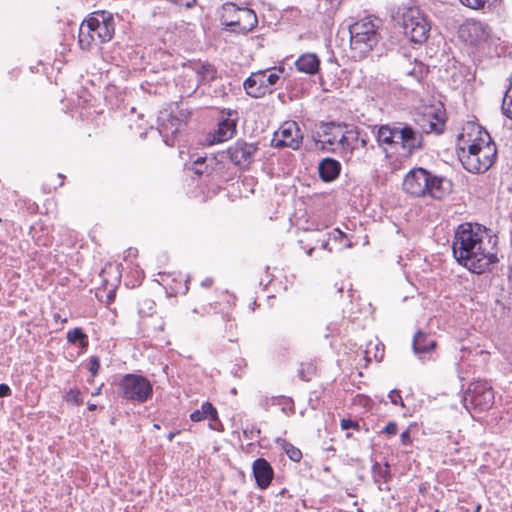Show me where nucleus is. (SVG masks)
I'll use <instances>...</instances> for the list:
<instances>
[{
    "instance_id": "6e6d98bb",
    "label": "nucleus",
    "mask_w": 512,
    "mask_h": 512,
    "mask_svg": "<svg viewBox=\"0 0 512 512\" xmlns=\"http://www.w3.org/2000/svg\"><path fill=\"white\" fill-rule=\"evenodd\" d=\"M508 90H509L510 93L512 92V77H511V83H510V86H509Z\"/></svg>"
},
{
    "instance_id": "c03bdc74",
    "label": "nucleus",
    "mask_w": 512,
    "mask_h": 512,
    "mask_svg": "<svg viewBox=\"0 0 512 512\" xmlns=\"http://www.w3.org/2000/svg\"><path fill=\"white\" fill-rule=\"evenodd\" d=\"M332 235L335 240H340L346 237V234L338 228L333 230Z\"/></svg>"
},
{
    "instance_id": "4c0bfd02",
    "label": "nucleus",
    "mask_w": 512,
    "mask_h": 512,
    "mask_svg": "<svg viewBox=\"0 0 512 512\" xmlns=\"http://www.w3.org/2000/svg\"><path fill=\"white\" fill-rule=\"evenodd\" d=\"M388 397H389L391 403H393L394 405L400 404L401 406H404L400 391L392 390V391H390Z\"/></svg>"
},
{
    "instance_id": "79ce46f5",
    "label": "nucleus",
    "mask_w": 512,
    "mask_h": 512,
    "mask_svg": "<svg viewBox=\"0 0 512 512\" xmlns=\"http://www.w3.org/2000/svg\"><path fill=\"white\" fill-rule=\"evenodd\" d=\"M400 439H401V442L404 444V445H407V444H410L411 443V436H410V431L407 429L405 431H403L400 435Z\"/></svg>"
},
{
    "instance_id": "6e6552de",
    "label": "nucleus",
    "mask_w": 512,
    "mask_h": 512,
    "mask_svg": "<svg viewBox=\"0 0 512 512\" xmlns=\"http://www.w3.org/2000/svg\"><path fill=\"white\" fill-rule=\"evenodd\" d=\"M118 394L127 401L141 404L152 397L153 387L144 376L126 374L119 381Z\"/></svg>"
},
{
    "instance_id": "c9c22d12",
    "label": "nucleus",
    "mask_w": 512,
    "mask_h": 512,
    "mask_svg": "<svg viewBox=\"0 0 512 512\" xmlns=\"http://www.w3.org/2000/svg\"><path fill=\"white\" fill-rule=\"evenodd\" d=\"M433 118L435 119V121L429 122L430 131L435 132L437 134L442 133L445 125L444 120L438 115H433Z\"/></svg>"
},
{
    "instance_id": "58836bf2",
    "label": "nucleus",
    "mask_w": 512,
    "mask_h": 512,
    "mask_svg": "<svg viewBox=\"0 0 512 512\" xmlns=\"http://www.w3.org/2000/svg\"><path fill=\"white\" fill-rule=\"evenodd\" d=\"M398 431L397 424L395 422H389L382 430V433L388 435H396Z\"/></svg>"
},
{
    "instance_id": "f3484780",
    "label": "nucleus",
    "mask_w": 512,
    "mask_h": 512,
    "mask_svg": "<svg viewBox=\"0 0 512 512\" xmlns=\"http://www.w3.org/2000/svg\"><path fill=\"white\" fill-rule=\"evenodd\" d=\"M398 123L393 125H381L377 129L376 140L383 149H394L398 151Z\"/></svg>"
},
{
    "instance_id": "f257e3e1",
    "label": "nucleus",
    "mask_w": 512,
    "mask_h": 512,
    "mask_svg": "<svg viewBox=\"0 0 512 512\" xmlns=\"http://www.w3.org/2000/svg\"><path fill=\"white\" fill-rule=\"evenodd\" d=\"M486 238L487 229L480 224L462 223L454 233L453 255L460 265L472 273H485L498 260Z\"/></svg>"
},
{
    "instance_id": "a211bd4d",
    "label": "nucleus",
    "mask_w": 512,
    "mask_h": 512,
    "mask_svg": "<svg viewBox=\"0 0 512 512\" xmlns=\"http://www.w3.org/2000/svg\"><path fill=\"white\" fill-rule=\"evenodd\" d=\"M252 472L257 486L266 489L273 479V469L270 463L264 458H258L253 462Z\"/></svg>"
},
{
    "instance_id": "de8ad7c7",
    "label": "nucleus",
    "mask_w": 512,
    "mask_h": 512,
    "mask_svg": "<svg viewBox=\"0 0 512 512\" xmlns=\"http://www.w3.org/2000/svg\"><path fill=\"white\" fill-rule=\"evenodd\" d=\"M377 352L374 354V358L377 360V361H380L382 360L383 356H384V349H382L381 351L379 350L378 346L376 345L375 346Z\"/></svg>"
},
{
    "instance_id": "4be33fe9",
    "label": "nucleus",
    "mask_w": 512,
    "mask_h": 512,
    "mask_svg": "<svg viewBox=\"0 0 512 512\" xmlns=\"http://www.w3.org/2000/svg\"><path fill=\"white\" fill-rule=\"evenodd\" d=\"M236 132L235 119L226 118L218 123V128L213 134L212 143L227 141L233 137Z\"/></svg>"
},
{
    "instance_id": "20e7f679",
    "label": "nucleus",
    "mask_w": 512,
    "mask_h": 512,
    "mask_svg": "<svg viewBox=\"0 0 512 512\" xmlns=\"http://www.w3.org/2000/svg\"><path fill=\"white\" fill-rule=\"evenodd\" d=\"M479 136L468 145V149L460 148L458 153L463 167L471 173H484L496 159V146L487 131L479 132Z\"/></svg>"
},
{
    "instance_id": "7ed1b4c3",
    "label": "nucleus",
    "mask_w": 512,
    "mask_h": 512,
    "mask_svg": "<svg viewBox=\"0 0 512 512\" xmlns=\"http://www.w3.org/2000/svg\"><path fill=\"white\" fill-rule=\"evenodd\" d=\"M380 25L379 18L368 16L349 27L350 50L353 59L361 61L377 47L381 40Z\"/></svg>"
},
{
    "instance_id": "aec40b11",
    "label": "nucleus",
    "mask_w": 512,
    "mask_h": 512,
    "mask_svg": "<svg viewBox=\"0 0 512 512\" xmlns=\"http://www.w3.org/2000/svg\"><path fill=\"white\" fill-rule=\"evenodd\" d=\"M295 66L299 72L314 75L319 71L320 59L314 53H305L296 60Z\"/></svg>"
},
{
    "instance_id": "5701e85b",
    "label": "nucleus",
    "mask_w": 512,
    "mask_h": 512,
    "mask_svg": "<svg viewBox=\"0 0 512 512\" xmlns=\"http://www.w3.org/2000/svg\"><path fill=\"white\" fill-rule=\"evenodd\" d=\"M371 473L372 478L375 484L378 485L379 490H389L387 486H383L387 484L391 479L390 465L387 462L383 465L378 462H375L372 465Z\"/></svg>"
},
{
    "instance_id": "72a5a7b5",
    "label": "nucleus",
    "mask_w": 512,
    "mask_h": 512,
    "mask_svg": "<svg viewBox=\"0 0 512 512\" xmlns=\"http://www.w3.org/2000/svg\"><path fill=\"white\" fill-rule=\"evenodd\" d=\"M86 334L83 332L81 328H74L67 332V341L71 344H77L79 341L83 340Z\"/></svg>"
},
{
    "instance_id": "f03ea898",
    "label": "nucleus",
    "mask_w": 512,
    "mask_h": 512,
    "mask_svg": "<svg viewBox=\"0 0 512 512\" xmlns=\"http://www.w3.org/2000/svg\"><path fill=\"white\" fill-rule=\"evenodd\" d=\"M115 33V21L110 12L95 11L83 20L79 27L78 43L82 50H90L93 45L109 42Z\"/></svg>"
},
{
    "instance_id": "a878e982",
    "label": "nucleus",
    "mask_w": 512,
    "mask_h": 512,
    "mask_svg": "<svg viewBox=\"0 0 512 512\" xmlns=\"http://www.w3.org/2000/svg\"><path fill=\"white\" fill-rule=\"evenodd\" d=\"M160 129L159 132L164 136H168L169 134L174 135L179 131V128L182 124L181 120L175 116L169 115L168 119H164L163 116L159 117Z\"/></svg>"
},
{
    "instance_id": "f704fd0d",
    "label": "nucleus",
    "mask_w": 512,
    "mask_h": 512,
    "mask_svg": "<svg viewBox=\"0 0 512 512\" xmlns=\"http://www.w3.org/2000/svg\"><path fill=\"white\" fill-rule=\"evenodd\" d=\"M460 3L473 10H482L489 0H459Z\"/></svg>"
},
{
    "instance_id": "f8f14e48",
    "label": "nucleus",
    "mask_w": 512,
    "mask_h": 512,
    "mask_svg": "<svg viewBox=\"0 0 512 512\" xmlns=\"http://www.w3.org/2000/svg\"><path fill=\"white\" fill-rule=\"evenodd\" d=\"M429 170L418 167L410 170L403 180V190L414 197L427 196Z\"/></svg>"
},
{
    "instance_id": "37998d69",
    "label": "nucleus",
    "mask_w": 512,
    "mask_h": 512,
    "mask_svg": "<svg viewBox=\"0 0 512 512\" xmlns=\"http://www.w3.org/2000/svg\"><path fill=\"white\" fill-rule=\"evenodd\" d=\"M279 404H283V411H285V406L286 405H289V410L290 411H293L294 408H293V402L290 398H285V397H281L280 401H279Z\"/></svg>"
},
{
    "instance_id": "e433bc0d",
    "label": "nucleus",
    "mask_w": 512,
    "mask_h": 512,
    "mask_svg": "<svg viewBox=\"0 0 512 512\" xmlns=\"http://www.w3.org/2000/svg\"><path fill=\"white\" fill-rule=\"evenodd\" d=\"M88 369L91 372L92 377H95L98 374L100 369V360L97 356L90 357Z\"/></svg>"
},
{
    "instance_id": "9d476101",
    "label": "nucleus",
    "mask_w": 512,
    "mask_h": 512,
    "mask_svg": "<svg viewBox=\"0 0 512 512\" xmlns=\"http://www.w3.org/2000/svg\"><path fill=\"white\" fill-rule=\"evenodd\" d=\"M303 141V134L295 121L284 122L274 133L272 146L275 148L288 147L298 150Z\"/></svg>"
},
{
    "instance_id": "49530a36",
    "label": "nucleus",
    "mask_w": 512,
    "mask_h": 512,
    "mask_svg": "<svg viewBox=\"0 0 512 512\" xmlns=\"http://www.w3.org/2000/svg\"><path fill=\"white\" fill-rule=\"evenodd\" d=\"M358 143H360L362 148H365L368 144L367 134L362 135V133L360 132V138L358 140Z\"/></svg>"
},
{
    "instance_id": "864d4df0",
    "label": "nucleus",
    "mask_w": 512,
    "mask_h": 512,
    "mask_svg": "<svg viewBox=\"0 0 512 512\" xmlns=\"http://www.w3.org/2000/svg\"><path fill=\"white\" fill-rule=\"evenodd\" d=\"M328 245H329L328 241H324V242L322 243L321 247H322L323 249H326V250L331 251V249L328 247Z\"/></svg>"
},
{
    "instance_id": "0eeeda50",
    "label": "nucleus",
    "mask_w": 512,
    "mask_h": 512,
    "mask_svg": "<svg viewBox=\"0 0 512 512\" xmlns=\"http://www.w3.org/2000/svg\"><path fill=\"white\" fill-rule=\"evenodd\" d=\"M403 33L411 42L422 44L429 36L430 24L418 7L405 8L401 15Z\"/></svg>"
},
{
    "instance_id": "3c124183",
    "label": "nucleus",
    "mask_w": 512,
    "mask_h": 512,
    "mask_svg": "<svg viewBox=\"0 0 512 512\" xmlns=\"http://www.w3.org/2000/svg\"><path fill=\"white\" fill-rule=\"evenodd\" d=\"M204 287H210L212 285V279H206L202 282Z\"/></svg>"
},
{
    "instance_id": "c756f323",
    "label": "nucleus",
    "mask_w": 512,
    "mask_h": 512,
    "mask_svg": "<svg viewBox=\"0 0 512 512\" xmlns=\"http://www.w3.org/2000/svg\"><path fill=\"white\" fill-rule=\"evenodd\" d=\"M63 399L67 403L81 405L83 403V399L81 398V392L79 389L71 388L66 394L63 396Z\"/></svg>"
},
{
    "instance_id": "393cba45",
    "label": "nucleus",
    "mask_w": 512,
    "mask_h": 512,
    "mask_svg": "<svg viewBox=\"0 0 512 512\" xmlns=\"http://www.w3.org/2000/svg\"><path fill=\"white\" fill-rule=\"evenodd\" d=\"M360 138V131L357 128L344 129L343 137L341 138L340 149L352 152L357 148L358 140Z\"/></svg>"
},
{
    "instance_id": "b1692460",
    "label": "nucleus",
    "mask_w": 512,
    "mask_h": 512,
    "mask_svg": "<svg viewBox=\"0 0 512 512\" xmlns=\"http://www.w3.org/2000/svg\"><path fill=\"white\" fill-rule=\"evenodd\" d=\"M194 70L200 83H210L217 77V69L214 65L208 62L195 65Z\"/></svg>"
},
{
    "instance_id": "09e8293b",
    "label": "nucleus",
    "mask_w": 512,
    "mask_h": 512,
    "mask_svg": "<svg viewBox=\"0 0 512 512\" xmlns=\"http://www.w3.org/2000/svg\"><path fill=\"white\" fill-rule=\"evenodd\" d=\"M177 434H179V431H172L167 435V439L172 441Z\"/></svg>"
},
{
    "instance_id": "4d7b16f0",
    "label": "nucleus",
    "mask_w": 512,
    "mask_h": 512,
    "mask_svg": "<svg viewBox=\"0 0 512 512\" xmlns=\"http://www.w3.org/2000/svg\"><path fill=\"white\" fill-rule=\"evenodd\" d=\"M480 509H481V506H480V505H478V506L476 507V509H475V512H480Z\"/></svg>"
},
{
    "instance_id": "473e14b6",
    "label": "nucleus",
    "mask_w": 512,
    "mask_h": 512,
    "mask_svg": "<svg viewBox=\"0 0 512 512\" xmlns=\"http://www.w3.org/2000/svg\"><path fill=\"white\" fill-rule=\"evenodd\" d=\"M155 303L150 299H144L141 303H139L138 313L142 317L150 316L153 313Z\"/></svg>"
},
{
    "instance_id": "1a4fd4ad",
    "label": "nucleus",
    "mask_w": 512,
    "mask_h": 512,
    "mask_svg": "<svg viewBox=\"0 0 512 512\" xmlns=\"http://www.w3.org/2000/svg\"><path fill=\"white\" fill-rule=\"evenodd\" d=\"M463 403L468 410L471 408L478 411L488 410L494 403L493 390L485 382L472 383L465 392Z\"/></svg>"
},
{
    "instance_id": "2eb2a0df",
    "label": "nucleus",
    "mask_w": 512,
    "mask_h": 512,
    "mask_svg": "<svg viewBox=\"0 0 512 512\" xmlns=\"http://www.w3.org/2000/svg\"><path fill=\"white\" fill-rule=\"evenodd\" d=\"M345 128H347L346 125L334 122L321 125L320 131L318 132L319 142L323 146L328 145L331 150L340 148L341 138L343 137V130Z\"/></svg>"
},
{
    "instance_id": "ea45409f",
    "label": "nucleus",
    "mask_w": 512,
    "mask_h": 512,
    "mask_svg": "<svg viewBox=\"0 0 512 512\" xmlns=\"http://www.w3.org/2000/svg\"><path fill=\"white\" fill-rule=\"evenodd\" d=\"M357 426H358L357 423L354 422L351 419H342L341 420V428L343 430H347V429H350V428H355Z\"/></svg>"
},
{
    "instance_id": "603ef678",
    "label": "nucleus",
    "mask_w": 512,
    "mask_h": 512,
    "mask_svg": "<svg viewBox=\"0 0 512 512\" xmlns=\"http://www.w3.org/2000/svg\"><path fill=\"white\" fill-rule=\"evenodd\" d=\"M87 407L90 411H95L97 409V405L93 403H88Z\"/></svg>"
},
{
    "instance_id": "c85d7f7f",
    "label": "nucleus",
    "mask_w": 512,
    "mask_h": 512,
    "mask_svg": "<svg viewBox=\"0 0 512 512\" xmlns=\"http://www.w3.org/2000/svg\"><path fill=\"white\" fill-rule=\"evenodd\" d=\"M316 373V366L313 363H302L298 375L303 381H310Z\"/></svg>"
},
{
    "instance_id": "7c9ffc66",
    "label": "nucleus",
    "mask_w": 512,
    "mask_h": 512,
    "mask_svg": "<svg viewBox=\"0 0 512 512\" xmlns=\"http://www.w3.org/2000/svg\"><path fill=\"white\" fill-rule=\"evenodd\" d=\"M209 419V428L216 431H222L223 425L221 424L219 418H218V412L216 408L212 405V411L208 412V418Z\"/></svg>"
},
{
    "instance_id": "2f4dec72",
    "label": "nucleus",
    "mask_w": 512,
    "mask_h": 512,
    "mask_svg": "<svg viewBox=\"0 0 512 512\" xmlns=\"http://www.w3.org/2000/svg\"><path fill=\"white\" fill-rule=\"evenodd\" d=\"M501 109L506 117L512 119V92L510 93L508 89L505 92Z\"/></svg>"
},
{
    "instance_id": "13d9d810",
    "label": "nucleus",
    "mask_w": 512,
    "mask_h": 512,
    "mask_svg": "<svg viewBox=\"0 0 512 512\" xmlns=\"http://www.w3.org/2000/svg\"><path fill=\"white\" fill-rule=\"evenodd\" d=\"M346 247L350 248L352 246V243L351 242H348L346 245Z\"/></svg>"
},
{
    "instance_id": "cd10ccee",
    "label": "nucleus",
    "mask_w": 512,
    "mask_h": 512,
    "mask_svg": "<svg viewBox=\"0 0 512 512\" xmlns=\"http://www.w3.org/2000/svg\"><path fill=\"white\" fill-rule=\"evenodd\" d=\"M282 449L285 451L287 456L295 462H298L302 458V452L300 449L287 442L286 440H281Z\"/></svg>"
},
{
    "instance_id": "9b49d317",
    "label": "nucleus",
    "mask_w": 512,
    "mask_h": 512,
    "mask_svg": "<svg viewBox=\"0 0 512 512\" xmlns=\"http://www.w3.org/2000/svg\"><path fill=\"white\" fill-rule=\"evenodd\" d=\"M398 151L411 156L423 148V134L406 123H398Z\"/></svg>"
},
{
    "instance_id": "bf43d9fd",
    "label": "nucleus",
    "mask_w": 512,
    "mask_h": 512,
    "mask_svg": "<svg viewBox=\"0 0 512 512\" xmlns=\"http://www.w3.org/2000/svg\"><path fill=\"white\" fill-rule=\"evenodd\" d=\"M313 250H314V248H310L309 251H308V255H311Z\"/></svg>"
},
{
    "instance_id": "ddd939ff",
    "label": "nucleus",
    "mask_w": 512,
    "mask_h": 512,
    "mask_svg": "<svg viewBox=\"0 0 512 512\" xmlns=\"http://www.w3.org/2000/svg\"><path fill=\"white\" fill-rule=\"evenodd\" d=\"M490 31V27L487 24L478 20L469 19L459 27V36L465 42L471 45H477L488 40Z\"/></svg>"
},
{
    "instance_id": "423d86ee",
    "label": "nucleus",
    "mask_w": 512,
    "mask_h": 512,
    "mask_svg": "<svg viewBox=\"0 0 512 512\" xmlns=\"http://www.w3.org/2000/svg\"><path fill=\"white\" fill-rule=\"evenodd\" d=\"M284 72V66L254 72L244 81V89L253 98L263 97L266 93L273 91V87L279 83Z\"/></svg>"
},
{
    "instance_id": "4468645a",
    "label": "nucleus",
    "mask_w": 512,
    "mask_h": 512,
    "mask_svg": "<svg viewBox=\"0 0 512 512\" xmlns=\"http://www.w3.org/2000/svg\"><path fill=\"white\" fill-rule=\"evenodd\" d=\"M257 150L256 144L238 140L227 149V154L236 166L245 169L253 162Z\"/></svg>"
},
{
    "instance_id": "412c9836",
    "label": "nucleus",
    "mask_w": 512,
    "mask_h": 512,
    "mask_svg": "<svg viewBox=\"0 0 512 512\" xmlns=\"http://www.w3.org/2000/svg\"><path fill=\"white\" fill-rule=\"evenodd\" d=\"M340 163L332 158H325L319 163L318 171L320 178L325 182L335 180L340 173Z\"/></svg>"
},
{
    "instance_id": "bb28decb",
    "label": "nucleus",
    "mask_w": 512,
    "mask_h": 512,
    "mask_svg": "<svg viewBox=\"0 0 512 512\" xmlns=\"http://www.w3.org/2000/svg\"><path fill=\"white\" fill-rule=\"evenodd\" d=\"M210 411H212V404L210 402H204L200 409H197L190 414V419L193 422H200L208 418V412Z\"/></svg>"
},
{
    "instance_id": "8fccbe9b",
    "label": "nucleus",
    "mask_w": 512,
    "mask_h": 512,
    "mask_svg": "<svg viewBox=\"0 0 512 512\" xmlns=\"http://www.w3.org/2000/svg\"><path fill=\"white\" fill-rule=\"evenodd\" d=\"M102 387H103V384H101L93 393H92V396H98L101 394V390H102Z\"/></svg>"
},
{
    "instance_id": "a19ab883",
    "label": "nucleus",
    "mask_w": 512,
    "mask_h": 512,
    "mask_svg": "<svg viewBox=\"0 0 512 512\" xmlns=\"http://www.w3.org/2000/svg\"><path fill=\"white\" fill-rule=\"evenodd\" d=\"M11 393L12 391L7 384H0V398L8 397Z\"/></svg>"
},
{
    "instance_id": "a18cd8bd",
    "label": "nucleus",
    "mask_w": 512,
    "mask_h": 512,
    "mask_svg": "<svg viewBox=\"0 0 512 512\" xmlns=\"http://www.w3.org/2000/svg\"><path fill=\"white\" fill-rule=\"evenodd\" d=\"M77 344L79 345L81 350H87L89 345L88 336L86 335L85 337H83V340L79 341Z\"/></svg>"
},
{
    "instance_id": "dca6fc26",
    "label": "nucleus",
    "mask_w": 512,
    "mask_h": 512,
    "mask_svg": "<svg viewBox=\"0 0 512 512\" xmlns=\"http://www.w3.org/2000/svg\"><path fill=\"white\" fill-rule=\"evenodd\" d=\"M428 177L427 196L436 200H442L452 192L453 183L450 179L444 176L436 175L430 171Z\"/></svg>"
},
{
    "instance_id": "5fc2aeb1",
    "label": "nucleus",
    "mask_w": 512,
    "mask_h": 512,
    "mask_svg": "<svg viewBox=\"0 0 512 512\" xmlns=\"http://www.w3.org/2000/svg\"><path fill=\"white\" fill-rule=\"evenodd\" d=\"M204 160H205V158L198 157V158L194 161V163H195V164H199V163H202Z\"/></svg>"
},
{
    "instance_id": "6ab92c4d",
    "label": "nucleus",
    "mask_w": 512,
    "mask_h": 512,
    "mask_svg": "<svg viewBox=\"0 0 512 512\" xmlns=\"http://www.w3.org/2000/svg\"><path fill=\"white\" fill-rule=\"evenodd\" d=\"M436 345L437 342L431 334L418 331L413 337V351L420 357L430 353L435 349Z\"/></svg>"
},
{
    "instance_id": "39448f33",
    "label": "nucleus",
    "mask_w": 512,
    "mask_h": 512,
    "mask_svg": "<svg viewBox=\"0 0 512 512\" xmlns=\"http://www.w3.org/2000/svg\"><path fill=\"white\" fill-rule=\"evenodd\" d=\"M220 20L230 31L242 34L252 31L258 24L254 10L237 6L233 2H226L222 5Z\"/></svg>"
}]
</instances>
